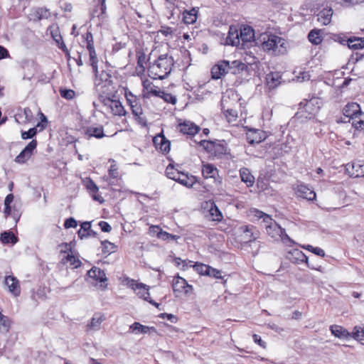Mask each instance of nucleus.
I'll return each instance as SVG.
<instances>
[{
  "instance_id": "obj_7",
  "label": "nucleus",
  "mask_w": 364,
  "mask_h": 364,
  "mask_svg": "<svg viewBox=\"0 0 364 364\" xmlns=\"http://www.w3.org/2000/svg\"><path fill=\"white\" fill-rule=\"evenodd\" d=\"M38 142L36 139L31 141L28 145L20 152L15 158V162L18 164L26 163L33 155V151L36 149Z\"/></svg>"
},
{
  "instance_id": "obj_32",
  "label": "nucleus",
  "mask_w": 364,
  "mask_h": 364,
  "mask_svg": "<svg viewBox=\"0 0 364 364\" xmlns=\"http://www.w3.org/2000/svg\"><path fill=\"white\" fill-rule=\"evenodd\" d=\"M349 48L356 50L364 48V38H350L347 40Z\"/></svg>"
},
{
  "instance_id": "obj_10",
  "label": "nucleus",
  "mask_w": 364,
  "mask_h": 364,
  "mask_svg": "<svg viewBox=\"0 0 364 364\" xmlns=\"http://www.w3.org/2000/svg\"><path fill=\"white\" fill-rule=\"evenodd\" d=\"M92 279L96 282H99V284H96L95 287L99 289L104 291L107 288V278L105 272L98 267L92 266Z\"/></svg>"
},
{
  "instance_id": "obj_16",
  "label": "nucleus",
  "mask_w": 364,
  "mask_h": 364,
  "mask_svg": "<svg viewBox=\"0 0 364 364\" xmlns=\"http://www.w3.org/2000/svg\"><path fill=\"white\" fill-rule=\"evenodd\" d=\"M153 142L156 149H159L162 153L166 154L170 150V141L161 134L154 137Z\"/></svg>"
},
{
  "instance_id": "obj_4",
  "label": "nucleus",
  "mask_w": 364,
  "mask_h": 364,
  "mask_svg": "<svg viewBox=\"0 0 364 364\" xmlns=\"http://www.w3.org/2000/svg\"><path fill=\"white\" fill-rule=\"evenodd\" d=\"M99 100L103 105L106 110L109 111L114 115H125L126 111L119 100L112 99L109 95H99Z\"/></svg>"
},
{
  "instance_id": "obj_15",
  "label": "nucleus",
  "mask_w": 364,
  "mask_h": 364,
  "mask_svg": "<svg viewBox=\"0 0 364 364\" xmlns=\"http://www.w3.org/2000/svg\"><path fill=\"white\" fill-rule=\"evenodd\" d=\"M127 101L129 103L133 114L136 117L138 122L143 126H146V119L141 117V115L143 114L141 105L137 102L136 100H132L131 99H127Z\"/></svg>"
},
{
  "instance_id": "obj_54",
  "label": "nucleus",
  "mask_w": 364,
  "mask_h": 364,
  "mask_svg": "<svg viewBox=\"0 0 364 364\" xmlns=\"http://www.w3.org/2000/svg\"><path fill=\"white\" fill-rule=\"evenodd\" d=\"M146 54L143 52L140 53L137 57V65L144 70V64L146 63Z\"/></svg>"
},
{
  "instance_id": "obj_19",
  "label": "nucleus",
  "mask_w": 364,
  "mask_h": 364,
  "mask_svg": "<svg viewBox=\"0 0 364 364\" xmlns=\"http://www.w3.org/2000/svg\"><path fill=\"white\" fill-rule=\"evenodd\" d=\"M227 43L237 46L240 42V30L235 26H230L228 35L226 39Z\"/></svg>"
},
{
  "instance_id": "obj_48",
  "label": "nucleus",
  "mask_w": 364,
  "mask_h": 364,
  "mask_svg": "<svg viewBox=\"0 0 364 364\" xmlns=\"http://www.w3.org/2000/svg\"><path fill=\"white\" fill-rule=\"evenodd\" d=\"M60 96L66 100H72L75 97V92L70 89H60Z\"/></svg>"
},
{
  "instance_id": "obj_62",
  "label": "nucleus",
  "mask_w": 364,
  "mask_h": 364,
  "mask_svg": "<svg viewBox=\"0 0 364 364\" xmlns=\"http://www.w3.org/2000/svg\"><path fill=\"white\" fill-rule=\"evenodd\" d=\"M10 215L12 216V218L15 220L16 223L19 220L20 217H21V214H20L19 211L17 209H15V208H14L12 210L11 214Z\"/></svg>"
},
{
  "instance_id": "obj_30",
  "label": "nucleus",
  "mask_w": 364,
  "mask_h": 364,
  "mask_svg": "<svg viewBox=\"0 0 364 364\" xmlns=\"http://www.w3.org/2000/svg\"><path fill=\"white\" fill-rule=\"evenodd\" d=\"M0 240L3 244L14 245L18 242V237L11 231H5L0 235Z\"/></svg>"
},
{
  "instance_id": "obj_55",
  "label": "nucleus",
  "mask_w": 364,
  "mask_h": 364,
  "mask_svg": "<svg viewBox=\"0 0 364 364\" xmlns=\"http://www.w3.org/2000/svg\"><path fill=\"white\" fill-rule=\"evenodd\" d=\"M77 225V221L73 218H67L64 223V228L68 229L70 228H76Z\"/></svg>"
},
{
  "instance_id": "obj_3",
  "label": "nucleus",
  "mask_w": 364,
  "mask_h": 364,
  "mask_svg": "<svg viewBox=\"0 0 364 364\" xmlns=\"http://www.w3.org/2000/svg\"><path fill=\"white\" fill-rule=\"evenodd\" d=\"M320 109L318 100L311 99L299 104V110L295 114L297 119H311L316 115Z\"/></svg>"
},
{
  "instance_id": "obj_60",
  "label": "nucleus",
  "mask_w": 364,
  "mask_h": 364,
  "mask_svg": "<svg viewBox=\"0 0 364 364\" xmlns=\"http://www.w3.org/2000/svg\"><path fill=\"white\" fill-rule=\"evenodd\" d=\"M98 225L100 226L102 231L105 232H109L112 230L111 226L109 225L108 223L105 221H100Z\"/></svg>"
},
{
  "instance_id": "obj_64",
  "label": "nucleus",
  "mask_w": 364,
  "mask_h": 364,
  "mask_svg": "<svg viewBox=\"0 0 364 364\" xmlns=\"http://www.w3.org/2000/svg\"><path fill=\"white\" fill-rule=\"evenodd\" d=\"M9 51L4 47L0 46V59L6 58L9 56Z\"/></svg>"
},
{
  "instance_id": "obj_36",
  "label": "nucleus",
  "mask_w": 364,
  "mask_h": 364,
  "mask_svg": "<svg viewBox=\"0 0 364 364\" xmlns=\"http://www.w3.org/2000/svg\"><path fill=\"white\" fill-rule=\"evenodd\" d=\"M321 33V30H311L308 35L309 41L314 45L320 44L322 41Z\"/></svg>"
},
{
  "instance_id": "obj_5",
  "label": "nucleus",
  "mask_w": 364,
  "mask_h": 364,
  "mask_svg": "<svg viewBox=\"0 0 364 364\" xmlns=\"http://www.w3.org/2000/svg\"><path fill=\"white\" fill-rule=\"evenodd\" d=\"M200 146L203 149L216 156H221L228 153V146L225 141L214 140L207 141L201 140L200 142Z\"/></svg>"
},
{
  "instance_id": "obj_39",
  "label": "nucleus",
  "mask_w": 364,
  "mask_h": 364,
  "mask_svg": "<svg viewBox=\"0 0 364 364\" xmlns=\"http://www.w3.org/2000/svg\"><path fill=\"white\" fill-rule=\"evenodd\" d=\"M217 173L218 170L213 165L209 164L203 165L202 173L205 178L215 177Z\"/></svg>"
},
{
  "instance_id": "obj_12",
  "label": "nucleus",
  "mask_w": 364,
  "mask_h": 364,
  "mask_svg": "<svg viewBox=\"0 0 364 364\" xmlns=\"http://www.w3.org/2000/svg\"><path fill=\"white\" fill-rule=\"evenodd\" d=\"M4 284L8 288L9 291L14 296H18L21 294V287L19 281L16 277L9 275L6 276Z\"/></svg>"
},
{
  "instance_id": "obj_44",
  "label": "nucleus",
  "mask_w": 364,
  "mask_h": 364,
  "mask_svg": "<svg viewBox=\"0 0 364 364\" xmlns=\"http://www.w3.org/2000/svg\"><path fill=\"white\" fill-rule=\"evenodd\" d=\"M353 337L360 341H364V326L358 327L355 326L354 328V331L353 332Z\"/></svg>"
},
{
  "instance_id": "obj_35",
  "label": "nucleus",
  "mask_w": 364,
  "mask_h": 364,
  "mask_svg": "<svg viewBox=\"0 0 364 364\" xmlns=\"http://www.w3.org/2000/svg\"><path fill=\"white\" fill-rule=\"evenodd\" d=\"M91 231V222L87 221L81 224L80 230L77 231L78 237L82 240L88 237Z\"/></svg>"
},
{
  "instance_id": "obj_34",
  "label": "nucleus",
  "mask_w": 364,
  "mask_h": 364,
  "mask_svg": "<svg viewBox=\"0 0 364 364\" xmlns=\"http://www.w3.org/2000/svg\"><path fill=\"white\" fill-rule=\"evenodd\" d=\"M117 248V245H115L114 243H112L107 240L101 242V249H102V253L103 255H109L111 253L116 252Z\"/></svg>"
},
{
  "instance_id": "obj_50",
  "label": "nucleus",
  "mask_w": 364,
  "mask_h": 364,
  "mask_svg": "<svg viewBox=\"0 0 364 364\" xmlns=\"http://www.w3.org/2000/svg\"><path fill=\"white\" fill-rule=\"evenodd\" d=\"M160 97L163 98L165 102L171 103L173 105L176 104V97H174L170 93H166L162 91Z\"/></svg>"
},
{
  "instance_id": "obj_49",
  "label": "nucleus",
  "mask_w": 364,
  "mask_h": 364,
  "mask_svg": "<svg viewBox=\"0 0 364 364\" xmlns=\"http://www.w3.org/2000/svg\"><path fill=\"white\" fill-rule=\"evenodd\" d=\"M105 136L102 126L92 127V137L101 139Z\"/></svg>"
},
{
  "instance_id": "obj_24",
  "label": "nucleus",
  "mask_w": 364,
  "mask_h": 364,
  "mask_svg": "<svg viewBox=\"0 0 364 364\" xmlns=\"http://www.w3.org/2000/svg\"><path fill=\"white\" fill-rule=\"evenodd\" d=\"M247 65L240 60H234L231 63L229 62L228 72L233 75L240 74L244 70H247Z\"/></svg>"
},
{
  "instance_id": "obj_53",
  "label": "nucleus",
  "mask_w": 364,
  "mask_h": 364,
  "mask_svg": "<svg viewBox=\"0 0 364 364\" xmlns=\"http://www.w3.org/2000/svg\"><path fill=\"white\" fill-rule=\"evenodd\" d=\"M306 250L309 251H311V252L314 253L316 255L324 257L325 256V252L323 250H322L320 247H314L311 245H307Z\"/></svg>"
},
{
  "instance_id": "obj_57",
  "label": "nucleus",
  "mask_w": 364,
  "mask_h": 364,
  "mask_svg": "<svg viewBox=\"0 0 364 364\" xmlns=\"http://www.w3.org/2000/svg\"><path fill=\"white\" fill-rule=\"evenodd\" d=\"M105 315L102 313H95L92 317V329L95 326V321H97V323H100L102 321L105 320Z\"/></svg>"
},
{
  "instance_id": "obj_8",
  "label": "nucleus",
  "mask_w": 364,
  "mask_h": 364,
  "mask_svg": "<svg viewBox=\"0 0 364 364\" xmlns=\"http://www.w3.org/2000/svg\"><path fill=\"white\" fill-rule=\"evenodd\" d=\"M266 231L269 236L275 240H290L285 230L282 228L276 222L273 223L272 225H267Z\"/></svg>"
},
{
  "instance_id": "obj_61",
  "label": "nucleus",
  "mask_w": 364,
  "mask_h": 364,
  "mask_svg": "<svg viewBox=\"0 0 364 364\" xmlns=\"http://www.w3.org/2000/svg\"><path fill=\"white\" fill-rule=\"evenodd\" d=\"M252 338H253V340L254 341L257 343L258 345H259L261 347H262L263 348H266V343L264 341H263L262 339H261V337L257 334H254L252 336Z\"/></svg>"
},
{
  "instance_id": "obj_14",
  "label": "nucleus",
  "mask_w": 364,
  "mask_h": 364,
  "mask_svg": "<svg viewBox=\"0 0 364 364\" xmlns=\"http://www.w3.org/2000/svg\"><path fill=\"white\" fill-rule=\"evenodd\" d=\"M229 61L223 60L215 65L211 69L212 78L218 80L228 73Z\"/></svg>"
},
{
  "instance_id": "obj_59",
  "label": "nucleus",
  "mask_w": 364,
  "mask_h": 364,
  "mask_svg": "<svg viewBox=\"0 0 364 364\" xmlns=\"http://www.w3.org/2000/svg\"><path fill=\"white\" fill-rule=\"evenodd\" d=\"M159 317L161 318H167L171 323H176L177 321L176 316L171 314L162 313L159 315Z\"/></svg>"
},
{
  "instance_id": "obj_63",
  "label": "nucleus",
  "mask_w": 364,
  "mask_h": 364,
  "mask_svg": "<svg viewBox=\"0 0 364 364\" xmlns=\"http://www.w3.org/2000/svg\"><path fill=\"white\" fill-rule=\"evenodd\" d=\"M160 32L164 35L165 36H167L168 35H171L173 33V30L171 27H162V28L160 30Z\"/></svg>"
},
{
  "instance_id": "obj_31",
  "label": "nucleus",
  "mask_w": 364,
  "mask_h": 364,
  "mask_svg": "<svg viewBox=\"0 0 364 364\" xmlns=\"http://www.w3.org/2000/svg\"><path fill=\"white\" fill-rule=\"evenodd\" d=\"M129 329L132 331V332L141 333H147L151 330L154 332L156 331L154 327L144 326L139 322H134L132 325L130 326Z\"/></svg>"
},
{
  "instance_id": "obj_43",
  "label": "nucleus",
  "mask_w": 364,
  "mask_h": 364,
  "mask_svg": "<svg viewBox=\"0 0 364 364\" xmlns=\"http://www.w3.org/2000/svg\"><path fill=\"white\" fill-rule=\"evenodd\" d=\"M53 38L56 42L58 47L62 50L64 53H68V50L63 41V38L60 35H53Z\"/></svg>"
},
{
  "instance_id": "obj_38",
  "label": "nucleus",
  "mask_w": 364,
  "mask_h": 364,
  "mask_svg": "<svg viewBox=\"0 0 364 364\" xmlns=\"http://www.w3.org/2000/svg\"><path fill=\"white\" fill-rule=\"evenodd\" d=\"M210 220L220 222L223 220V215L215 203H212L209 210Z\"/></svg>"
},
{
  "instance_id": "obj_23",
  "label": "nucleus",
  "mask_w": 364,
  "mask_h": 364,
  "mask_svg": "<svg viewBox=\"0 0 364 364\" xmlns=\"http://www.w3.org/2000/svg\"><path fill=\"white\" fill-rule=\"evenodd\" d=\"M333 10L331 8L322 9L317 15V20L322 25H328L331 21Z\"/></svg>"
},
{
  "instance_id": "obj_9",
  "label": "nucleus",
  "mask_w": 364,
  "mask_h": 364,
  "mask_svg": "<svg viewBox=\"0 0 364 364\" xmlns=\"http://www.w3.org/2000/svg\"><path fill=\"white\" fill-rule=\"evenodd\" d=\"M132 289L136 291L137 295L144 299L145 301H147L149 303L153 304L154 306L159 307V304L154 301H153L149 296V289L146 286L142 283H136L134 280L132 281Z\"/></svg>"
},
{
  "instance_id": "obj_18",
  "label": "nucleus",
  "mask_w": 364,
  "mask_h": 364,
  "mask_svg": "<svg viewBox=\"0 0 364 364\" xmlns=\"http://www.w3.org/2000/svg\"><path fill=\"white\" fill-rule=\"evenodd\" d=\"M296 190L299 197L309 200H313L316 198V193L305 184H299Z\"/></svg>"
},
{
  "instance_id": "obj_58",
  "label": "nucleus",
  "mask_w": 364,
  "mask_h": 364,
  "mask_svg": "<svg viewBox=\"0 0 364 364\" xmlns=\"http://www.w3.org/2000/svg\"><path fill=\"white\" fill-rule=\"evenodd\" d=\"M118 169L116 164H112L109 169V175L112 178H117L118 177Z\"/></svg>"
},
{
  "instance_id": "obj_52",
  "label": "nucleus",
  "mask_w": 364,
  "mask_h": 364,
  "mask_svg": "<svg viewBox=\"0 0 364 364\" xmlns=\"http://www.w3.org/2000/svg\"><path fill=\"white\" fill-rule=\"evenodd\" d=\"M106 9L107 8H106V5H105V0H99V5L95 6V9L93 11V12L97 13L98 11L100 10V13L98 14V16L103 15L105 14Z\"/></svg>"
},
{
  "instance_id": "obj_17",
  "label": "nucleus",
  "mask_w": 364,
  "mask_h": 364,
  "mask_svg": "<svg viewBox=\"0 0 364 364\" xmlns=\"http://www.w3.org/2000/svg\"><path fill=\"white\" fill-rule=\"evenodd\" d=\"M33 115L31 109L26 107L15 114V119L18 124H26L33 120Z\"/></svg>"
},
{
  "instance_id": "obj_46",
  "label": "nucleus",
  "mask_w": 364,
  "mask_h": 364,
  "mask_svg": "<svg viewBox=\"0 0 364 364\" xmlns=\"http://www.w3.org/2000/svg\"><path fill=\"white\" fill-rule=\"evenodd\" d=\"M65 260L66 262H69L70 264L73 266V267L75 268L78 267L81 263L80 261L77 257H75L73 255L69 254L65 257Z\"/></svg>"
},
{
  "instance_id": "obj_33",
  "label": "nucleus",
  "mask_w": 364,
  "mask_h": 364,
  "mask_svg": "<svg viewBox=\"0 0 364 364\" xmlns=\"http://www.w3.org/2000/svg\"><path fill=\"white\" fill-rule=\"evenodd\" d=\"M176 181L188 188H191L195 183L196 180L193 176H188L187 174L181 173Z\"/></svg>"
},
{
  "instance_id": "obj_2",
  "label": "nucleus",
  "mask_w": 364,
  "mask_h": 364,
  "mask_svg": "<svg viewBox=\"0 0 364 364\" xmlns=\"http://www.w3.org/2000/svg\"><path fill=\"white\" fill-rule=\"evenodd\" d=\"M259 41L262 48L274 55H284L287 53L285 39L274 34H262Z\"/></svg>"
},
{
  "instance_id": "obj_6",
  "label": "nucleus",
  "mask_w": 364,
  "mask_h": 364,
  "mask_svg": "<svg viewBox=\"0 0 364 364\" xmlns=\"http://www.w3.org/2000/svg\"><path fill=\"white\" fill-rule=\"evenodd\" d=\"M172 288L176 294V296H178V294L181 293H184L186 295H188L193 291V287L189 285L186 280L181 277H176L173 279Z\"/></svg>"
},
{
  "instance_id": "obj_27",
  "label": "nucleus",
  "mask_w": 364,
  "mask_h": 364,
  "mask_svg": "<svg viewBox=\"0 0 364 364\" xmlns=\"http://www.w3.org/2000/svg\"><path fill=\"white\" fill-rule=\"evenodd\" d=\"M11 319L0 311V334L7 333L11 328Z\"/></svg>"
},
{
  "instance_id": "obj_42",
  "label": "nucleus",
  "mask_w": 364,
  "mask_h": 364,
  "mask_svg": "<svg viewBox=\"0 0 364 364\" xmlns=\"http://www.w3.org/2000/svg\"><path fill=\"white\" fill-rule=\"evenodd\" d=\"M255 216L258 218H262V222L264 223L265 228L267 225H272L275 221L267 214L264 213L262 211L257 210Z\"/></svg>"
},
{
  "instance_id": "obj_25",
  "label": "nucleus",
  "mask_w": 364,
  "mask_h": 364,
  "mask_svg": "<svg viewBox=\"0 0 364 364\" xmlns=\"http://www.w3.org/2000/svg\"><path fill=\"white\" fill-rule=\"evenodd\" d=\"M282 75L279 73H270L266 77L267 85L269 89L277 87L280 83Z\"/></svg>"
},
{
  "instance_id": "obj_56",
  "label": "nucleus",
  "mask_w": 364,
  "mask_h": 364,
  "mask_svg": "<svg viewBox=\"0 0 364 364\" xmlns=\"http://www.w3.org/2000/svg\"><path fill=\"white\" fill-rule=\"evenodd\" d=\"M208 276L216 278V279H222L221 272L218 269L213 268L209 266V271Z\"/></svg>"
},
{
  "instance_id": "obj_45",
  "label": "nucleus",
  "mask_w": 364,
  "mask_h": 364,
  "mask_svg": "<svg viewBox=\"0 0 364 364\" xmlns=\"http://www.w3.org/2000/svg\"><path fill=\"white\" fill-rule=\"evenodd\" d=\"M37 134V127H33L28 131H21V138L23 139H29L34 137Z\"/></svg>"
},
{
  "instance_id": "obj_13",
  "label": "nucleus",
  "mask_w": 364,
  "mask_h": 364,
  "mask_svg": "<svg viewBox=\"0 0 364 364\" xmlns=\"http://www.w3.org/2000/svg\"><path fill=\"white\" fill-rule=\"evenodd\" d=\"M240 229L244 234L243 237L246 242L255 241L259 237V231L253 225L242 226Z\"/></svg>"
},
{
  "instance_id": "obj_40",
  "label": "nucleus",
  "mask_w": 364,
  "mask_h": 364,
  "mask_svg": "<svg viewBox=\"0 0 364 364\" xmlns=\"http://www.w3.org/2000/svg\"><path fill=\"white\" fill-rule=\"evenodd\" d=\"M351 120H352V125L356 129H364V113L360 112L356 116L353 117Z\"/></svg>"
},
{
  "instance_id": "obj_29",
  "label": "nucleus",
  "mask_w": 364,
  "mask_h": 364,
  "mask_svg": "<svg viewBox=\"0 0 364 364\" xmlns=\"http://www.w3.org/2000/svg\"><path fill=\"white\" fill-rule=\"evenodd\" d=\"M198 11L193 8L190 11H184L183 13V21L186 24H191L196 21Z\"/></svg>"
},
{
  "instance_id": "obj_41",
  "label": "nucleus",
  "mask_w": 364,
  "mask_h": 364,
  "mask_svg": "<svg viewBox=\"0 0 364 364\" xmlns=\"http://www.w3.org/2000/svg\"><path fill=\"white\" fill-rule=\"evenodd\" d=\"M182 172L179 171L178 169L175 168L173 166L169 164L166 168V176L174 181H177L178 178H179L181 173Z\"/></svg>"
},
{
  "instance_id": "obj_37",
  "label": "nucleus",
  "mask_w": 364,
  "mask_h": 364,
  "mask_svg": "<svg viewBox=\"0 0 364 364\" xmlns=\"http://www.w3.org/2000/svg\"><path fill=\"white\" fill-rule=\"evenodd\" d=\"M331 331L333 335L338 338H346L348 336V331L341 326L333 325L331 326Z\"/></svg>"
},
{
  "instance_id": "obj_1",
  "label": "nucleus",
  "mask_w": 364,
  "mask_h": 364,
  "mask_svg": "<svg viewBox=\"0 0 364 364\" xmlns=\"http://www.w3.org/2000/svg\"><path fill=\"white\" fill-rule=\"evenodd\" d=\"M174 65L172 56L161 55L153 63H150L149 75L154 79L163 80L171 73Z\"/></svg>"
},
{
  "instance_id": "obj_28",
  "label": "nucleus",
  "mask_w": 364,
  "mask_h": 364,
  "mask_svg": "<svg viewBox=\"0 0 364 364\" xmlns=\"http://www.w3.org/2000/svg\"><path fill=\"white\" fill-rule=\"evenodd\" d=\"M151 228L153 230H157L158 232L156 233V236L158 238L164 240V241H168L170 240H177L180 238V236L170 234L167 232L163 231L161 229L159 228V226H152Z\"/></svg>"
},
{
  "instance_id": "obj_20",
  "label": "nucleus",
  "mask_w": 364,
  "mask_h": 364,
  "mask_svg": "<svg viewBox=\"0 0 364 364\" xmlns=\"http://www.w3.org/2000/svg\"><path fill=\"white\" fill-rule=\"evenodd\" d=\"M179 129L184 134L194 135L198 132L200 127L194 123L187 121L179 124Z\"/></svg>"
},
{
  "instance_id": "obj_21",
  "label": "nucleus",
  "mask_w": 364,
  "mask_h": 364,
  "mask_svg": "<svg viewBox=\"0 0 364 364\" xmlns=\"http://www.w3.org/2000/svg\"><path fill=\"white\" fill-rule=\"evenodd\" d=\"M361 112L360 105L358 103L355 102H351L346 105L343 109V114L349 117L350 119L353 118V117L356 116Z\"/></svg>"
},
{
  "instance_id": "obj_51",
  "label": "nucleus",
  "mask_w": 364,
  "mask_h": 364,
  "mask_svg": "<svg viewBox=\"0 0 364 364\" xmlns=\"http://www.w3.org/2000/svg\"><path fill=\"white\" fill-rule=\"evenodd\" d=\"M196 271L202 275H208L209 271V266L203 264L195 265Z\"/></svg>"
},
{
  "instance_id": "obj_11",
  "label": "nucleus",
  "mask_w": 364,
  "mask_h": 364,
  "mask_svg": "<svg viewBox=\"0 0 364 364\" xmlns=\"http://www.w3.org/2000/svg\"><path fill=\"white\" fill-rule=\"evenodd\" d=\"M247 141L254 145L259 144L267 138L266 133L260 129H250L246 134Z\"/></svg>"
},
{
  "instance_id": "obj_26",
  "label": "nucleus",
  "mask_w": 364,
  "mask_h": 364,
  "mask_svg": "<svg viewBox=\"0 0 364 364\" xmlns=\"http://www.w3.org/2000/svg\"><path fill=\"white\" fill-rule=\"evenodd\" d=\"M240 176L242 181L247 184V187H252L255 183V177L251 174L247 168H242L240 170Z\"/></svg>"
},
{
  "instance_id": "obj_22",
  "label": "nucleus",
  "mask_w": 364,
  "mask_h": 364,
  "mask_svg": "<svg viewBox=\"0 0 364 364\" xmlns=\"http://www.w3.org/2000/svg\"><path fill=\"white\" fill-rule=\"evenodd\" d=\"M240 37L243 43L251 42L255 37L254 30L249 26H244L240 29Z\"/></svg>"
},
{
  "instance_id": "obj_47",
  "label": "nucleus",
  "mask_w": 364,
  "mask_h": 364,
  "mask_svg": "<svg viewBox=\"0 0 364 364\" xmlns=\"http://www.w3.org/2000/svg\"><path fill=\"white\" fill-rule=\"evenodd\" d=\"M97 192L98 187L92 182V199L102 204L104 203L105 200Z\"/></svg>"
}]
</instances>
